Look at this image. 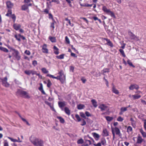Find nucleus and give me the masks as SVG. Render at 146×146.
<instances>
[{
  "label": "nucleus",
  "mask_w": 146,
  "mask_h": 146,
  "mask_svg": "<svg viewBox=\"0 0 146 146\" xmlns=\"http://www.w3.org/2000/svg\"><path fill=\"white\" fill-rule=\"evenodd\" d=\"M31 70H26L25 71V73L26 74L29 75L31 74Z\"/></svg>",
  "instance_id": "nucleus-49"
},
{
  "label": "nucleus",
  "mask_w": 146,
  "mask_h": 146,
  "mask_svg": "<svg viewBox=\"0 0 146 146\" xmlns=\"http://www.w3.org/2000/svg\"><path fill=\"white\" fill-rule=\"evenodd\" d=\"M21 26L20 25L17 23H14L13 25V27L14 29L17 31L19 29Z\"/></svg>",
  "instance_id": "nucleus-15"
},
{
  "label": "nucleus",
  "mask_w": 146,
  "mask_h": 146,
  "mask_svg": "<svg viewBox=\"0 0 146 146\" xmlns=\"http://www.w3.org/2000/svg\"><path fill=\"white\" fill-rule=\"evenodd\" d=\"M127 108L126 107H122L120 109V111L123 112L127 110Z\"/></svg>",
  "instance_id": "nucleus-53"
},
{
  "label": "nucleus",
  "mask_w": 146,
  "mask_h": 146,
  "mask_svg": "<svg viewBox=\"0 0 146 146\" xmlns=\"http://www.w3.org/2000/svg\"><path fill=\"white\" fill-rule=\"evenodd\" d=\"M139 131L143 137L146 138V133L144 132L142 129H140Z\"/></svg>",
  "instance_id": "nucleus-26"
},
{
  "label": "nucleus",
  "mask_w": 146,
  "mask_h": 146,
  "mask_svg": "<svg viewBox=\"0 0 146 146\" xmlns=\"http://www.w3.org/2000/svg\"><path fill=\"white\" fill-rule=\"evenodd\" d=\"M102 10L105 13L107 14H108L110 10L109 9H108L105 6H103L102 7Z\"/></svg>",
  "instance_id": "nucleus-21"
},
{
  "label": "nucleus",
  "mask_w": 146,
  "mask_h": 146,
  "mask_svg": "<svg viewBox=\"0 0 146 146\" xmlns=\"http://www.w3.org/2000/svg\"><path fill=\"white\" fill-rule=\"evenodd\" d=\"M58 74L59 75V77L63 79V80L64 82L65 80V77L63 73V71L61 70L59 72Z\"/></svg>",
  "instance_id": "nucleus-13"
},
{
  "label": "nucleus",
  "mask_w": 146,
  "mask_h": 146,
  "mask_svg": "<svg viewBox=\"0 0 146 146\" xmlns=\"http://www.w3.org/2000/svg\"><path fill=\"white\" fill-rule=\"evenodd\" d=\"M123 120V118H122L120 116H119L117 119V120L119 121L122 122Z\"/></svg>",
  "instance_id": "nucleus-52"
},
{
  "label": "nucleus",
  "mask_w": 146,
  "mask_h": 146,
  "mask_svg": "<svg viewBox=\"0 0 146 146\" xmlns=\"http://www.w3.org/2000/svg\"><path fill=\"white\" fill-rule=\"evenodd\" d=\"M0 50L4 52H9L8 50L6 48L2 46H0Z\"/></svg>",
  "instance_id": "nucleus-33"
},
{
  "label": "nucleus",
  "mask_w": 146,
  "mask_h": 146,
  "mask_svg": "<svg viewBox=\"0 0 146 146\" xmlns=\"http://www.w3.org/2000/svg\"><path fill=\"white\" fill-rule=\"evenodd\" d=\"M80 116L81 117H82L83 118H84L85 119H86V117H85V115L83 113V112L80 113Z\"/></svg>",
  "instance_id": "nucleus-61"
},
{
  "label": "nucleus",
  "mask_w": 146,
  "mask_h": 146,
  "mask_svg": "<svg viewBox=\"0 0 146 146\" xmlns=\"http://www.w3.org/2000/svg\"><path fill=\"white\" fill-rule=\"evenodd\" d=\"M103 135L105 136H107L109 135L108 132L106 129H103Z\"/></svg>",
  "instance_id": "nucleus-25"
},
{
  "label": "nucleus",
  "mask_w": 146,
  "mask_h": 146,
  "mask_svg": "<svg viewBox=\"0 0 146 146\" xmlns=\"http://www.w3.org/2000/svg\"><path fill=\"white\" fill-rule=\"evenodd\" d=\"M64 55L65 54H62L60 55L56 56V58L59 59H63L64 58Z\"/></svg>",
  "instance_id": "nucleus-37"
},
{
  "label": "nucleus",
  "mask_w": 146,
  "mask_h": 146,
  "mask_svg": "<svg viewBox=\"0 0 146 146\" xmlns=\"http://www.w3.org/2000/svg\"><path fill=\"white\" fill-rule=\"evenodd\" d=\"M15 37L16 38V39L18 40L19 41H21L20 38L17 36V35H15Z\"/></svg>",
  "instance_id": "nucleus-56"
},
{
  "label": "nucleus",
  "mask_w": 146,
  "mask_h": 146,
  "mask_svg": "<svg viewBox=\"0 0 146 146\" xmlns=\"http://www.w3.org/2000/svg\"><path fill=\"white\" fill-rule=\"evenodd\" d=\"M48 38L52 42L54 43L56 42V39L54 37L49 36Z\"/></svg>",
  "instance_id": "nucleus-24"
},
{
  "label": "nucleus",
  "mask_w": 146,
  "mask_h": 146,
  "mask_svg": "<svg viewBox=\"0 0 146 146\" xmlns=\"http://www.w3.org/2000/svg\"><path fill=\"white\" fill-rule=\"evenodd\" d=\"M98 108L101 109V111H103L105 110L107 108V106L104 104H102L99 106Z\"/></svg>",
  "instance_id": "nucleus-16"
},
{
  "label": "nucleus",
  "mask_w": 146,
  "mask_h": 146,
  "mask_svg": "<svg viewBox=\"0 0 146 146\" xmlns=\"http://www.w3.org/2000/svg\"><path fill=\"white\" fill-rule=\"evenodd\" d=\"M84 143V140L82 139H80L78 140L77 141V143L78 144H82Z\"/></svg>",
  "instance_id": "nucleus-46"
},
{
  "label": "nucleus",
  "mask_w": 146,
  "mask_h": 146,
  "mask_svg": "<svg viewBox=\"0 0 146 146\" xmlns=\"http://www.w3.org/2000/svg\"><path fill=\"white\" fill-rule=\"evenodd\" d=\"M42 51L43 53L47 54L48 52V49L47 48V45L44 44L42 46Z\"/></svg>",
  "instance_id": "nucleus-8"
},
{
  "label": "nucleus",
  "mask_w": 146,
  "mask_h": 146,
  "mask_svg": "<svg viewBox=\"0 0 146 146\" xmlns=\"http://www.w3.org/2000/svg\"><path fill=\"white\" fill-rule=\"evenodd\" d=\"M53 49L54 53L56 55L58 54L59 53L58 48L55 46H53Z\"/></svg>",
  "instance_id": "nucleus-19"
},
{
  "label": "nucleus",
  "mask_w": 146,
  "mask_h": 146,
  "mask_svg": "<svg viewBox=\"0 0 146 146\" xmlns=\"http://www.w3.org/2000/svg\"><path fill=\"white\" fill-rule=\"evenodd\" d=\"M40 86L38 88L39 90L44 95L46 94V93L44 91L43 88L42 84V83L40 84Z\"/></svg>",
  "instance_id": "nucleus-18"
},
{
  "label": "nucleus",
  "mask_w": 146,
  "mask_h": 146,
  "mask_svg": "<svg viewBox=\"0 0 146 146\" xmlns=\"http://www.w3.org/2000/svg\"><path fill=\"white\" fill-rule=\"evenodd\" d=\"M57 118L59 119L61 123H64V120L62 117L58 116L57 117Z\"/></svg>",
  "instance_id": "nucleus-32"
},
{
  "label": "nucleus",
  "mask_w": 146,
  "mask_h": 146,
  "mask_svg": "<svg viewBox=\"0 0 146 146\" xmlns=\"http://www.w3.org/2000/svg\"><path fill=\"white\" fill-rule=\"evenodd\" d=\"M68 3L69 6L70 7H72V5L71 4V1H73V0H65Z\"/></svg>",
  "instance_id": "nucleus-51"
},
{
  "label": "nucleus",
  "mask_w": 146,
  "mask_h": 146,
  "mask_svg": "<svg viewBox=\"0 0 146 146\" xmlns=\"http://www.w3.org/2000/svg\"><path fill=\"white\" fill-rule=\"evenodd\" d=\"M17 94H18L21 95L22 96L25 98H29L30 96L28 95V94L25 91L21 90H17Z\"/></svg>",
  "instance_id": "nucleus-2"
},
{
  "label": "nucleus",
  "mask_w": 146,
  "mask_h": 146,
  "mask_svg": "<svg viewBox=\"0 0 146 146\" xmlns=\"http://www.w3.org/2000/svg\"><path fill=\"white\" fill-rule=\"evenodd\" d=\"M10 17H11L12 18L13 20V22L15 23L16 19V16L15 14H12L10 15Z\"/></svg>",
  "instance_id": "nucleus-40"
},
{
  "label": "nucleus",
  "mask_w": 146,
  "mask_h": 146,
  "mask_svg": "<svg viewBox=\"0 0 146 146\" xmlns=\"http://www.w3.org/2000/svg\"><path fill=\"white\" fill-rule=\"evenodd\" d=\"M128 33L131 39L136 40H138L137 37L134 35L131 31H129Z\"/></svg>",
  "instance_id": "nucleus-6"
},
{
  "label": "nucleus",
  "mask_w": 146,
  "mask_h": 146,
  "mask_svg": "<svg viewBox=\"0 0 146 146\" xmlns=\"http://www.w3.org/2000/svg\"><path fill=\"white\" fill-rule=\"evenodd\" d=\"M103 145H106V139L104 138H102L101 139V143Z\"/></svg>",
  "instance_id": "nucleus-30"
},
{
  "label": "nucleus",
  "mask_w": 146,
  "mask_h": 146,
  "mask_svg": "<svg viewBox=\"0 0 146 146\" xmlns=\"http://www.w3.org/2000/svg\"><path fill=\"white\" fill-rule=\"evenodd\" d=\"M12 50L14 52L15 56V58L18 60H19L20 58V56L19 55V52L17 50H16L15 49H13Z\"/></svg>",
  "instance_id": "nucleus-9"
},
{
  "label": "nucleus",
  "mask_w": 146,
  "mask_h": 146,
  "mask_svg": "<svg viewBox=\"0 0 146 146\" xmlns=\"http://www.w3.org/2000/svg\"><path fill=\"white\" fill-rule=\"evenodd\" d=\"M31 142L36 146H44V141L36 137L31 140Z\"/></svg>",
  "instance_id": "nucleus-1"
},
{
  "label": "nucleus",
  "mask_w": 146,
  "mask_h": 146,
  "mask_svg": "<svg viewBox=\"0 0 146 146\" xmlns=\"http://www.w3.org/2000/svg\"><path fill=\"white\" fill-rule=\"evenodd\" d=\"M12 11L11 9H9L7 11V14H6V16L9 17H10V15H12Z\"/></svg>",
  "instance_id": "nucleus-34"
},
{
  "label": "nucleus",
  "mask_w": 146,
  "mask_h": 146,
  "mask_svg": "<svg viewBox=\"0 0 146 146\" xmlns=\"http://www.w3.org/2000/svg\"><path fill=\"white\" fill-rule=\"evenodd\" d=\"M92 134L94 137L95 139V140L96 141L98 140L100 137L99 135L97 133H93Z\"/></svg>",
  "instance_id": "nucleus-20"
},
{
  "label": "nucleus",
  "mask_w": 146,
  "mask_h": 146,
  "mask_svg": "<svg viewBox=\"0 0 146 146\" xmlns=\"http://www.w3.org/2000/svg\"><path fill=\"white\" fill-rule=\"evenodd\" d=\"M7 77H5L3 78H0V81H2L3 85L6 87H8L9 86V84L7 82Z\"/></svg>",
  "instance_id": "nucleus-3"
},
{
  "label": "nucleus",
  "mask_w": 146,
  "mask_h": 146,
  "mask_svg": "<svg viewBox=\"0 0 146 146\" xmlns=\"http://www.w3.org/2000/svg\"><path fill=\"white\" fill-rule=\"evenodd\" d=\"M32 64L34 66H35L37 64V62L36 60H34L33 61Z\"/></svg>",
  "instance_id": "nucleus-59"
},
{
  "label": "nucleus",
  "mask_w": 146,
  "mask_h": 146,
  "mask_svg": "<svg viewBox=\"0 0 146 146\" xmlns=\"http://www.w3.org/2000/svg\"><path fill=\"white\" fill-rule=\"evenodd\" d=\"M113 130H114V131L117 135H118L119 136H121V133L120 130L118 128L115 127L113 129Z\"/></svg>",
  "instance_id": "nucleus-10"
},
{
  "label": "nucleus",
  "mask_w": 146,
  "mask_h": 146,
  "mask_svg": "<svg viewBox=\"0 0 146 146\" xmlns=\"http://www.w3.org/2000/svg\"><path fill=\"white\" fill-rule=\"evenodd\" d=\"M112 91L116 94H119L118 91L114 86L112 87Z\"/></svg>",
  "instance_id": "nucleus-29"
},
{
  "label": "nucleus",
  "mask_w": 146,
  "mask_h": 146,
  "mask_svg": "<svg viewBox=\"0 0 146 146\" xmlns=\"http://www.w3.org/2000/svg\"><path fill=\"white\" fill-rule=\"evenodd\" d=\"M132 97H133V100H135L140 98L141 96L138 94H136L134 95H132Z\"/></svg>",
  "instance_id": "nucleus-27"
},
{
  "label": "nucleus",
  "mask_w": 146,
  "mask_h": 146,
  "mask_svg": "<svg viewBox=\"0 0 146 146\" xmlns=\"http://www.w3.org/2000/svg\"><path fill=\"white\" fill-rule=\"evenodd\" d=\"M6 3L7 7L9 8H11L13 6V4L9 1L7 2Z\"/></svg>",
  "instance_id": "nucleus-14"
},
{
  "label": "nucleus",
  "mask_w": 146,
  "mask_h": 146,
  "mask_svg": "<svg viewBox=\"0 0 146 146\" xmlns=\"http://www.w3.org/2000/svg\"><path fill=\"white\" fill-rule=\"evenodd\" d=\"M32 6V4L31 3H29L28 4H24L21 6V9L23 11H27L29 12V11L28 7Z\"/></svg>",
  "instance_id": "nucleus-5"
},
{
  "label": "nucleus",
  "mask_w": 146,
  "mask_h": 146,
  "mask_svg": "<svg viewBox=\"0 0 146 146\" xmlns=\"http://www.w3.org/2000/svg\"><path fill=\"white\" fill-rule=\"evenodd\" d=\"M41 70L44 74H46L48 72V71L45 68H42L41 69Z\"/></svg>",
  "instance_id": "nucleus-42"
},
{
  "label": "nucleus",
  "mask_w": 146,
  "mask_h": 146,
  "mask_svg": "<svg viewBox=\"0 0 146 146\" xmlns=\"http://www.w3.org/2000/svg\"><path fill=\"white\" fill-rule=\"evenodd\" d=\"M84 107L85 106L84 105L80 104L78 105L77 108L78 110H81L83 109Z\"/></svg>",
  "instance_id": "nucleus-38"
},
{
  "label": "nucleus",
  "mask_w": 146,
  "mask_h": 146,
  "mask_svg": "<svg viewBox=\"0 0 146 146\" xmlns=\"http://www.w3.org/2000/svg\"><path fill=\"white\" fill-rule=\"evenodd\" d=\"M108 14L110 15L112 17H113L114 18L115 17V16L114 13L111 11H110L109 12Z\"/></svg>",
  "instance_id": "nucleus-44"
},
{
  "label": "nucleus",
  "mask_w": 146,
  "mask_h": 146,
  "mask_svg": "<svg viewBox=\"0 0 146 146\" xmlns=\"http://www.w3.org/2000/svg\"><path fill=\"white\" fill-rule=\"evenodd\" d=\"M127 62L128 64L130 66H131L133 68H135V66L133 65L132 62L130 61V60H128L127 61Z\"/></svg>",
  "instance_id": "nucleus-41"
},
{
  "label": "nucleus",
  "mask_w": 146,
  "mask_h": 146,
  "mask_svg": "<svg viewBox=\"0 0 146 146\" xmlns=\"http://www.w3.org/2000/svg\"><path fill=\"white\" fill-rule=\"evenodd\" d=\"M127 132L128 133L131 132L132 131V128L131 126H129L127 128Z\"/></svg>",
  "instance_id": "nucleus-47"
},
{
  "label": "nucleus",
  "mask_w": 146,
  "mask_h": 146,
  "mask_svg": "<svg viewBox=\"0 0 146 146\" xmlns=\"http://www.w3.org/2000/svg\"><path fill=\"white\" fill-rule=\"evenodd\" d=\"M130 121H131V125L133 127L135 128L136 126V121L132 117L130 118Z\"/></svg>",
  "instance_id": "nucleus-17"
},
{
  "label": "nucleus",
  "mask_w": 146,
  "mask_h": 146,
  "mask_svg": "<svg viewBox=\"0 0 146 146\" xmlns=\"http://www.w3.org/2000/svg\"><path fill=\"white\" fill-rule=\"evenodd\" d=\"M109 69V68H104L103 69V70L102 71V72H103V73L102 74H104V73L106 72L108 73L110 72Z\"/></svg>",
  "instance_id": "nucleus-36"
},
{
  "label": "nucleus",
  "mask_w": 146,
  "mask_h": 146,
  "mask_svg": "<svg viewBox=\"0 0 146 146\" xmlns=\"http://www.w3.org/2000/svg\"><path fill=\"white\" fill-rule=\"evenodd\" d=\"M91 101L94 106L95 108H96L97 106V102L96 100L94 99H92L91 100Z\"/></svg>",
  "instance_id": "nucleus-28"
},
{
  "label": "nucleus",
  "mask_w": 146,
  "mask_h": 146,
  "mask_svg": "<svg viewBox=\"0 0 146 146\" xmlns=\"http://www.w3.org/2000/svg\"><path fill=\"white\" fill-rule=\"evenodd\" d=\"M66 102L64 101L58 102V106L62 111H64L63 107L66 105Z\"/></svg>",
  "instance_id": "nucleus-4"
},
{
  "label": "nucleus",
  "mask_w": 146,
  "mask_h": 146,
  "mask_svg": "<svg viewBox=\"0 0 146 146\" xmlns=\"http://www.w3.org/2000/svg\"><path fill=\"white\" fill-rule=\"evenodd\" d=\"M82 123L81 124V125L82 126H84L86 124V122L85 120L84 119H81Z\"/></svg>",
  "instance_id": "nucleus-54"
},
{
  "label": "nucleus",
  "mask_w": 146,
  "mask_h": 146,
  "mask_svg": "<svg viewBox=\"0 0 146 146\" xmlns=\"http://www.w3.org/2000/svg\"><path fill=\"white\" fill-rule=\"evenodd\" d=\"M3 143L4 146H9L8 143L6 140Z\"/></svg>",
  "instance_id": "nucleus-55"
},
{
  "label": "nucleus",
  "mask_w": 146,
  "mask_h": 146,
  "mask_svg": "<svg viewBox=\"0 0 146 146\" xmlns=\"http://www.w3.org/2000/svg\"><path fill=\"white\" fill-rule=\"evenodd\" d=\"M143 141V139L142 137L139 135L137 138V143L140 144Z\"/></svg>",
  "instance_id": "nucleus-22"
},
{
  "label": "nucleus",
  "mask_w": 146,
  "mask_h": 146,
  "mask_svg": "<svg viewBox=\"0 0 146 146\" xmlns=\"http://www.w3.org/2000/svg\"><path fill=\"white\" fill-rule=\"evenodd\" d=\"M86 143H88L89 145H91V141L90 140H86Z\"/></svg>",
  "instance_id": "nucleus-63"
},
{
  "label": "nucleus",
  "mask_w": 146,
  "mask_h": 146,
  "mask_svg": "<svg viewBox=\"0 0 146 146\" xmlns=\"http://www.w3.org/2000/svg\"><path fill=\"white\" fill-rule=\"evenodd\" d=\"M92 5H93V4L90 5V4H88L86 3V4H84V6H85V7H92Z\"/></svg>",
  "instance_id": "nucleus-62"
},
{
  "label": "nucleus",
  "mask_w": 146,
  "mask_h": 146,
  "mask_svg": "<svg viewBox=\"0 0 146 146\" xmlns=\"http://www.w3.org/2000/svg\"><path fill=\"white\" fill-rule=\"evenodd\" d=\"M47 87L49 88H50L52 84L50 81L49 80H47Z\"/></svg>",
  "instance_id": "nucleus-43"
},
{
  "label": "nucleus",
  "mask_w": 146,
  "mask_h": 146,
  "mask_svg": "<svg viewBox=\"0 0 146 146\" xmlns=\"http://www.w3.org/2000/svg\"><path fill=\"white\" fill-rule=\"evenodd\" d=\"M45 103L49 106L51 108H52L53 109V110L55 111V109H54V108L51 105V103L47 101H45Z\"/></svg>",
  "instance_id": "nucleus-35"
},
{
  "label": "nucleus",
  "mask_w": 146,
  "mask_h": 146,
  "mask_svg": "<svg viewBox=\"0 0 146 146\" xmlns=\"http://www.w3.org/2000/svg\"><path fill=\"white\" fill-rule=\"evenodd\" d=\"M105 118L107 120L109 121H111L113 119V118L112 117L110 116H106L105 117Z\"/></svg>",
  "instance_id": "nucleus-39"
},
{
  "label": "nucleus",
  "mask_w": 146,
  "mask_h": 146,
  "mask_svg": "<svg viewBox=\"0 0 146 146\" xmlns=\"http://www.w3.org/2000/svg\"><path fill=\"white\" fill-rule=\"evenodd\" d=\"M93 145L94 146H101V143L99 142L97 144L94 143Z\"/></svg>",
  "instance_id": "nucleus-64"
},
{
  "label": "nucleus",
  "mask_w": 146,
  "mask_h": 146,
  "mask_svg": "<svg viewBox=\"0 0 146 146\" xmlns=\"http://www.w3.org/2000/svg\"><path fill=\"white\" fill-rule=\"evenodd\" d=\"M139 88V86L136 84L131 85L129 88L130 90H133L134 89L138 90Z\"/></svg>",
  "instance_id": "nucleus-12"
},
{
  "label": "nucleus",
  "mask_w": 146,
  "mask_h": 146,
  "mask_svg": "<svg viewBox=\"0 0 146 146\" xmlns=\"http://www.w3.org/2000/svg\"><path fill=\"white\" fill-rule=\"evenodd\" d=\"M64 110L65 113L68 115H69L70 114V110L68 107H65Z\"/></svg>",
  "instance_id": "nucleus-23"
},
{
  "label": "nucleus",
  "mask_w": 146,
  "mask_h": 146,
  "mask_svg": "<svg viewBox=\"0 0 146 146\" xmlns=\"http://www.w3.org/2000/svg\"><path fill=\"white\" fill-rule=\"evenodd\" d=\"M104 40H106L107 42V43L106 44L110 46L111 47H113V45L112 42L110 41V40L107 38H104Z\"/></svg>",
  "instance_id": "nucleus-11"
},
{
  "label": "nucleus",
  "mask_w": 146,
  "mask_h": 146,
  "mask_svg": "<svg viewBox=\"0 0 146 146\" xmlns=\"http://www.w3.org/2000/svg\"><path fill=\"white\" fill-rule=\"evenodd\" d=\"M143 121H144L143 127L145 130H146V119H144Z\"/></svg>",
  "instance_id": "nucleus-58"
},
{
  "label": "nucleus",
  "mask_w": 146,
  "mask_h": 146,
  "mask_svg": "<svg viewBox=\"0 0 146 146\" xmlns=\"http://www.w3.org/2000/svg\"><path fill=\"white\" fill-rule=\"evenodd\" d=\"M31 0H24V2L25 4H28L29 3H30Z\"/></svg>",
  "instance_id": "nucleus-57"
},
{
  "label": "nucleus",
  "mask_w": 146,
  "mask_h": 146,
  "mask_svg": "<svg viewBox=\"0 0 146 146\" xmlns=\"http://www.w3.org/2000/svg\"><path fill=\"white\" fill-rule=\"evenodd\" d=\"M119 51L123 57H125V56L124 51L123 49H120L119 50Z\"/></svg>",
  "instance_id": "nucleus-45"
},
{
  "label": "nucleus",
  "mask_w": 146,
  "mask_h": 146,
  "mask_svg": "<svg viewBox=\"0 0 146 146\" xmlns=\"http://www.w3.org/2000/svg\"><path fill=\"white\" fill-rule=\"evenodd\" d=\"M65 40L66 42L68 44H69L70 43V41L69 38L67 36H65Z\"/></svg>",
  "instance_id": "nucleus-50"
},
{
  "label": "nucleus",
  "mask_w": 146,
  "mask_h": 146,
  "mask_svg": "<svg viewBox=\"0 0 146 146\" xmlns=\"http://www.w3.org/2000/svg\"><path fill=\"white\" fill-rule=\"evenodd\" d=\"M75 117L76 118L78 121L79 122L81 120V119L79 115L78 114H76L75 115Z\"/></svg>",
  "instance_id": "nucleus-48"
},
{
  "label": "nucleus",
  "mask_w": 146,
  "mask_h": 146,
  "mask_svg": "<svg viewBox=\"0 0 146 146\" xmlns=\"http://www.w3.org/2000/svg\"><path fill=\"white\" fill-rule=\"evenodd\" d=\"M8 138L10 139L12 141L14 142H21L22 141H18V140L16 139H13L10 137H8Z\"/></svg>",
  "instance_id": "nucleus-31"
},
{
  "label": "nucleus",
  "mask_w": 146,
  "mask_h": 146,
  "mask_svg": "<svg viewBox=\"0 0 146 146\" xmlns=\"http://www.w3.org/2000/svg\"><path fill=\"white\" fill-rule=\"evenodd\" d=\"M25 53L28 55H29L31 54V52L27 50L25 51Z\"/></svg>",
  "instance_id": "nucleus-60"
},
{
  "label": "nucleus",
  "mask_w": 146,
  "mask_h": 146,
  "mask_svg": "<svg viewBox=\"0 0 146 146\" xmlns=\"http://www.w3.org/2000/svg\"><path fill=\"white\" fill-rule=\"evenodd\" d=\"M46 76L49 77L50 78H55L57 79V80H60L61 83H63L64 82V80H63V79H62L59 76H58L57 77H55L54 76L52 75L49 74H48Z\"/></svg>",
  "instance_id": "nucleus-7"
}]
</instances>
